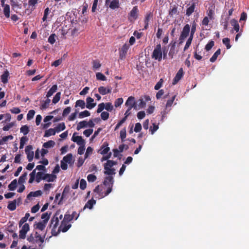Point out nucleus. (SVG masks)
I'll return each instance as SVG.
<instances>
[{
  "instance_id": "1",
  "label": "nucleus",
  "mask_w": 249,
  "mask_h": 249,
  "mask_svg": "<svg viewBox=\"0 0 249 249\" xmlns=\"http://www.w3.org/2000/svg\"><path fill=\"white\" fill-rule=\"evenodd\" d=\"M58 215L59 213L57 212L52 217L50 224V227L52 228L51 233L53 236L57 235L61 231L63 232L67 231L71 226V225L69 223L62 220L60 226L57 231H56V228L59 224V219H61L63 217L62 214H60L59 216Z\"/></svg>"
},
{
  "instance_id": "2",
  "label": "nucleus",
  "mask_w": 249,
  "mask_h": 249,
  "mask_svg": "<svg viewBox=\"0 0 249 249\" xmlns=\"http://www.w3.org/2000/svg\"><path fill=\"white\" fill-rule=\"evenodd\" d=\"M70 19L71 22V27L67 31L69 34L72 37L77 36L81 31L83 30V25L84 23V19H80V17H68V19Z\"/></svg>"
},
{
  "instance_id": "3",
  "label": "nucleus",
  "mask_w": 249,
  "mask_h": 249,
  "mask_svg": "<svg viewBox=\"0 0 249 249\" xmlns=\"http://www.w3.org/2000/svg\"><path fill=\"white\" fill-rule=\"evenodd\" d=\"M152 58L160 61L162 59V51L160 44H158L154 49L152 55Z\"/></svg>"
},
{
  "instance_id": "4",
  "label": "nucleus",
  "mask_w": 249,
  "mask_h": 249,
  "mask_svg": "<svg viewBox=\"0 0 249 249\" xmlns=\"http://www.w3.org/2000/svg\"><path fill=\"white\" fill-rule=\"evenodd\" d=\"M47 232L43 236H41L37 232H36L35 234V243L38 244L39 248L42 249L44 247L43 243L45 238Z\"/></svg>"
},
{
  "instance_id": "5",
  "label": "nucleus",
  "mask_w": 249,
  "mask_h": 249,
  "mask_svg": "<svg viewBox=\"0 0 249 249\" xmlns=\"http://www.w3.org/2000/svg\"><path fill=\"white\" fill-rule=\"evenodd\" d=\"M129 48V45L125 43L121 48L119 49V58L121 60H124L126 57V54Z\"/></svg>"
},
{
  "instance_id": "6",
  "label": "nucleus",
  "mask_w": 249,
  "mask_h": 249,
  "mask_svg": "<svg viewBox=\"0 0 249 249\" xmlns=\"http://www.w3.org/2000/svg\"><path fill=\"white\" fill-rule=\"evenodd\" d=\"M190 30V27L189 25L186 24L184 26L179 37L180 43L182 42L188 36Z\"/></svg>"
},
{
  "instance_id": "7",
  "label": "nucleus",
  "mask_w": 249,
  "mask_h": 249,
  "mask_svg": "<svg viewBox=\"0 0 249 249\" xmlns=\"http://www.w3.org/2000/svg\"><path fill=\"white\" fill-rule=\"evenodd\" d=\"M30 230V227L28 223H25L19 231V238L24 239L26 238L27 232Z\"/></svg>"
},
{
  "instance_id": "8",
  "label": "nucleus",
  "mask_w": 249,
  "mask_h": 249,
  "mask_svg": "<svg viewBox=\"0 0 249 249\" xmlns=\"http://www.w3.org/2000/svg\"><path fill=\"white\" fill-rule=\"evenodd\" d=\"M176 95H174L173 96L172 98L170 100H168L166 103V106H165V108L164 109V110H163V111H161V114L162 115V116H161V119L162 120H163V119L165 117V115L167 113H168V111H166V110L168 109V108L169 107H171V106L172 105L174 100H175V99L176 98Z\"/></svg>"
},
{
  "instance_id": "9",
  "label": "nucleus",
  "mask_w": 249,
  "mask_h": 249,
  "mask_svg": "<svg viewBox=\"0 0 249 249\" xmlns=\"http://www.w3.org/2000/svg\"><path fill=\"white\" fill-rule=\"evenodd\" d=\"M33 146L31 145L27 146L25 148V151L27 155V158L29 162L33 160L34 158V153L32 151Z\"/></svg>"
},
{
  "instance_id": "10",
  "label": "nucleus",
  "mask_w": 249,
  "mask_h": 249,
  "mask_svg": "<svg viewBox=\"0 0 249 249\" xmlns=\"http://www.w3.org/2000/svg\"><path fill=\"white\" fill-rule=\"evenodd\" d=\"M77 133L76 132L73 133L72 137V139H71V140L73 142H76V143L78 145H85V140L80 136H75V135Z\"/></svg>"
},
{
  "instance_id": "11",
  "label": "nucleus",
  "mask_w": 249,
  "mask_h": 249,
  "mask_svg": "<svg viewBox=\"0 0 249 249\" xmlns=\"http://www.w3.org/2000/svg\"><path fill=\"white\" fill-rule=\"evenodd\" d=\"M183 75V70L182 68H180L174 77L173 81V84H176L182 78Z\"/></svg>"
},
{
  "instance_id": "12",
  "label": "nucleus",
  "mask_w": 249,
  "mask_h": 249,
  "mask_svg": "<svg viewBox=\"0 0 249 249\" xmlns=\"http://www.w3.org/2000/svg\"><path fill=\"white\" fill-rule=\"evenodd\" d=\"M111 90L112 88L111 87H107V88H105L103 86H101L98 88L99 92L103 95L111 93Z\"/></svg>"
},
{
  "instance_id": "13",
  "label": "nucleus",
  "mask_w": 249,
  "mask_h": 249,
  "mask_svg": "<svg viewBox=\"0 0 249 249\" xmlns=\"http://www.w3.org/2000/svg\"><path fill=\"white\" fill-rule=\"evenodd\" d=\"M94 100L93 98L88 97L86 99L87 105L86 107L89 109L93 108L96 106V103H93Z\"/></svg>"
},
{
  "instance_id": "14",
  "label": "nucleus",
  "mask_w": 249,
  "mask_h": 249,
  "mask_svg": "<svg viewBox=\"0 0 249 249\" xmlns=\"http://www.w3.org/2000/svg\"><path fill=\"white\" fill-rule=\"evenodd\" d=\"M9 73L7 70H5L2 74L1 75V80L3 84H6L8 81Z\"/></svg>"
},
{
  "instance_id": "15",
  "label": "nucleus",
  "mask_w": 249,
  "mask_h": 249,
  "mask_svg": "<svg viewBox=\"0 0 249 249\" xmlns=\"http://www.w3.org/2000/svg\"><path fill=\"white\" fill-rule=\"evenodd\" d=\"M56 178V176L53 174H45L44 176L43 180H46L48 182H53Z\"/></svg>"
},
{
  "instance_id": "16",
  "label": "nucleus",
  "mask_w": 249,
  "mask_h": 249,
  "mask_svg": "<svg viewBox=\"0 0 249 249\" xmlns=\"http://www.w3.org/2000/svg\"><path fill=\"white\" fill-rule=\"evenodd\" d=\"M125 106H133L134 107H137L136 106V103L135 101V98L133 97V96H129L125 103Z\"/></svg>"
},
{
  "instance_id": "17",
  "label": "nucleus",
  "mask_w": 249,
  "mask_h": 249,
  "mask_svg": "<svg viewBox=\"0 0 249 249\" xmlns=\"http://www.w3.org/2000/svg\"><path fill=\"white\" fill-rule=\"evenodd\" d=\"M62 160L68 164H73V161L72 160V154L69 153V154H67L66 156H65L63 157Z\"/></svg>"
},
{
  "instance_id": "18",
  "label": "nucleus",
  "mask_w": 249,
  "mask_h": 249,
  "mask_svg": "<svg viewBox=\"0 0 249 249\" xmlns=\"http://www.w3.org/2000/svg\"><path fill=\"white\" fill-rule=\"evenodd\" d=\"M110 150V148L108 147V143L107 142H104L103 145L102 146L100 154L102 155H105L107 154L109 151Z\"/></svg>"
},
{
  "instance_id": "19",
  "label": "nucleus",
  "mask_w": 249,
  "mask_h": 249,
  "mask_svg": "<svg viewBox=\"0 0 249 249\" xmlns=\"http://www.w3.org/2000/svg\"><path fill=\"white\" fill-rule=\"evenodd\" d=\"M57 90V85H53L52 88L49 90L46 94V97L49 98L52 95H53L54 93H55Z\"/></svg>"
},
{
  "instance_id": "20",
  "label": "nucleus",
  "mask_w": 249,
  "mask_h": 249,
  "mask_svg": "<svg viewBox=\"0 0 249 249\" xmlns=\"http://www.w3.org/2000/svg\"><path fill=\"white\" fill-rule=\"evenodd\" d=\"M113 182L114 180L113 177L111 176H108L105 178L103 184L105 186L113 185Z\"/></svg>"
},
{
  "instance_id": "21",
  "label": "nucleus",
  "mask_w": 249,
  "mask_h": 249,
  "mask_svg": "<svg viewBox=\"0 0 249 249\" xmlns=\"http://www.w3.org/2000/svg\"><path fill=\"white\" fill-rule=\"evenodd\" d=\"M11 5L12 8L14 10H17L18 8H21V4H19V2L18 0H11Z\"/></svg>"
},
{
  "instance_id": "22",
  "label": "nucleus",
  "mask_w": 249,
  "mask_h": 249,
  "mask_svg": "<svg viewBox=\"0 0 249 249\" xmlns=\"http://www.w3.org/2000/svg\"><path fill=\"white\" fill-rule=\"evenodd\" d=\"M42 193L40 190L36 191L35 192H31L27 196V198L30 199L31 197H37L41 196Z\"/></svg>"
},
{
  "instance_id": "23",
  "label": "nucleus",
  "mask_w": 249,
  "mask_h": 249,
  "mask_svg": "<svg viewBox=\"0 0 249 249\" xmlns=\"http://www.w3.org/2000/svg\"><path fill=\"white\" fill-rule=\"evenodd\" d=\"M96 203V200L92 198L90 200H89L85 204L84 209L86 208H89V209H91L94 204Z\"/></svg>"
},
{
  "instance_id": "24",
  "label": "nucleus",
  "mask_w": 249,
  "mask_h": 249,
  "mask_svg": "<svg viewBox=\"0 0 249 249\" xmlns=\"http://www.w3.org/2000/svg\"><path fill=\"white\" fill-rule=\"evenodd\" d=\"M109 7L112 9L118 8L119 6V2L118 0H112L109 3Z\"/></svg>"
},
{
  "instance_id": "25",
  "label": "nucleus",
  "mask_w": 249,
  "mask_h": 249,
  "mask_svg": "<svg viewBox=\"0 0 249 249\" xmlns=\"http://www.w3.org/2000/svg\"><path fill=\"white\" fill-rule=\"evenodd\" d=\"M16 203H17V199H15L12 201L9 202V203L7 206V208L10 211H14L16 209Z\"/></svg>"
},
{
  "instance_id": "26",
  "label": "nucleus",
  "mask_w": 249,
  "mask_h": 249,
  "mask_svg": "<svg viewBox=\"0 0 249 249\" xmlns=\"http://www.w3.org/2000/svg\"><path fill=\"white\" fill-rule=\"evenodd\" d=\"M56 131L54 129L50 128L47 130H46L44 137H48L52 135H54L56 133Z\"/></svg>"
},
{
  "instance_id": "27",
  "label": "nucleus",
  "mask_w": 249,
  "mask_h": 249,
  "mask_svg": "<svg viewBox=\"0 0 249 249\" xmlns=\"http://www.w3.org/2000/svg\"><path fill=\"white\" fill-rule=\"evenodd\" d=\"M14 138L13 136L12 135H9L7 136H4L0 140V145H3L6 142H7L8 140H12Z\"/></svg>"
},
{
  "instance_id": "28",
  "label": "nucleus",
  "mask_w": 249,
  "mask_h": 249,
  "mask_svg": "<svg viewBox=\"0 0 249 249\" xmlns=\"http://www.w3.org/2000/svg\"><path fill=\"white\" fill-rule=\"evenodd\" d=\"M106 171L104 172L105 175H112L115 174V169L109 168V167H105Z\"/></svg>"
},
{
  "instance_id": "29",
  "label": "nucleus",
  "mask_w": 249,
  "mask_h": 249,
  "mask_svg": "<svg viewBox=\"0 0 249 249\" xmlns=\"http://www.w3.org/2000/svg\"><path fill=\"white\" fill-rule=\"evenodd\" d=\"M46 224L47 223L44 222L40 221L36 224V229L43 231L45 229Z\"/></svg>"
},
{
  "instance_id": "30",
  "label": "nucleus",
  "mask_w": 249,
  "mask_h": 249,
  "mask_svg": "<svg viewBox=\"0 0 249 249\" xmlns=\"http://www.w3.org/2000/svg\"><path fill=\"white\" fill-rule=\"evenodd\" d=\"M17 186V180L16 179H14L8 185V189L10 191H14Z\"/></svg>"
},
{
  "instance_id": "31",
  "label": "nucleus",
  "mask_w": 249,
  "mask_h": 249,
  "mask_svg": "<svg viewBox=\"0 0 249 249\" xmlns=\"http://www.w3.org/2000/svg\"><path fill=\"white\" fill-rule=\"evenodd\" d=\"M231 22V25L233 26L234 30L236 32H238L240 29V27L237 20L235 19H232Z\"/></svg>"
},
{
  "instance_id": "32",
  "label": "nucleus",
  "mask_w": 249,
  "mask_h": 249,
  "mask_svg": "<svg viewBox=\"0 0 249 249\" xmlns=\"http://www.w3.org/2000/svg\"><path fill=\"white\" fill-rule=\"evenodd\" d=\"M55 143L53 141L50 140L43 144V147L45 148H49L52 147H53Z\"/></svg>"
},
{
  "instance_id": "33",
  "label": "nucleus",
  "mask_w": 249,
  "mask_h": 249,
  "mask_svg": "<svg viewBox=\"0 0 249 249\" xmlns=\"http://www.w3.org/2000/svg\"><path fill=\"white\" fill-rule=\"evenodd\" d=\"M221 50L220 49H218L213 54L212 57L210 58V61L211 62H214L217 59L218 56L220 54Z\"/></svg>"
},
{
  "instance_id": "34",
  "label": "nucleus",
  "mask_w": 249,
  "mask_h": 249,
  "mask_svg": "<svg viewBox=\"0 0 249 249\" xmlns=\"http://www.w3.org/2000/svg\"><path fill=\"white\" fill-rule=\"evenodd\" d=\"M215 6L213 4H210L207 10L208 16H213L214 14Z\"/></svg>"
},
{
  "instance_id": "35",
  "label": "nucleus",
  "mask_w": 249,
  "mask_h": 249,
  "mask_svg": "<svg viewBox=\"0 0 249 249\" xmlns=\"http://www.w3.org/2000/svg\"><path fill=\"white\" fill-rule=\"evenodd\" d=\"M66 128L65 124L64 123L59 124L54 128L56 132H59L61 131L64 130Z\"/></svg>"
},
{
  "instance_id": "36",
  "label": "nucleus",
  "mask_w": 249,
  "mask_h": 249,
  "mask_svg": "<svg viewBox=\"0 0 249 249\" xmlns=\"http://www.w3.org/2000/svg\"><path fill=\"white\" fill-rule=\"evenodd\" d=\"M45 174H44L42 172H38L36 173V181L38 183L39 182L41 179L43 180L44 176Z\"/></svg>"
},
{
  "instance_id": "37",
  "label": "nucleus",
  "mask_w": 249,
  "mask_h": 249,
  "mask_svg": "<svg viewBox=\"0 0 249 249\" xmlns=\"http://www.w3.org/2000/svg\"><path fill=\"white\" fill-rule=\"evenodd\" d=\"M92 63L93 69L94 70H96L99 69L101 66V64L98 60H93Z\"/></svg>"
},
{
  "instance_id": "38",
  "label": "nucleus",
  "mask_w": 249,
  "mask_h": 249,
  "mask_svg": "<svg viewBox=\"0 0 249 249\" xmlns=\"http://www.w3.org/2000/svg\"><path fill=\"white\" fill-rule=\"evenodd\" d=\"M87 126V122L86 121H82L80 122L77 126L76 129L79 130Z\"/></svg>"
},
{
  "instance_id": "39",
  "label": "nucleus",
  "mask_w": 249,
  "mask_h": 249,
  "mask_svg": "<svg viewBox=\"0 0 249 249\" xmlns=\"http://www.w3.org/2000/svg\"><path fill=\"white\" fill-rule=\"evenodd\" d=\"M195 3H193L186 10V15L188 16H190L191 15L195 10Z\"/></svg>"
},
{
  "instance_id": "40",
  "label": "nucleus",
  "mask_w": 249,
  "mask_h": 249,
  "mask_svg": "<svg viewBox=\"0 0 249 249\" xmlns=\"http://www.w3.org/2000/svg\"><path fill=\"white\" fill-rule=\"evenodd\" d=\"M80 107L81 108H84L85 107V102L84 100H78L75 103V107Z\"/></svg>"
},
{
  "instance_id": "41",
  "label": "nucleus",
  "mask_w": 249,
  "mask_h": 249,
  "mask_svg": "<svg viewBox=\"0 0 249 249\" xmlns=\"http://www.w3.org/2000/svg\"><path fill=\"white\" fill-rule=\"evenodd\" d=\"M51 100L49 99V98H47V99L44 101V102L43 104H42L40 106V109H45L46 108H47Z\"/></svg>"
},
{
  "instance_id": "42",
  "label": "nucleus",
  "mask_w": 249,
  "mask_h": 249,
  "mask_svg": "<svg viewBox=\"0 0 249 249\" xmlns=\"http://www.w3.org/2000/svg\"><path fill=\"white\" fill-rule=\"evenodd\" d=\"M27 173L25 172L23 174L18 178V182L19 184H22L25 182L27 178Z\"/></svg>"
},
{
  "instance_id": "43",
  "label": "nucleus",
  "mask_w": 249,
  "mask_h": 249,
  "mask_svg": "<svg viewBox=\"0 0 249 249\" xmlns=\"http://www.w3.org/2000/svg\"><path fill=\"white\" fill-rule=\"evenodd\" d=\"M60 96H61V92H58L56 93V94L55 95V96L53 97V103L54 104H56L57 103L60 99Z\"/></svg>"
},
{
  "instance_id": "44",
  "label": "nucleus",
  "mask_w": 249,
  "mask_h": 249,
  "mask_svg": "<svg viewBox=\"0 0 249 249\" xmlns=\"http://www.w3.org/2000/svg\"><path fill=\"white\" fill-rule=\"evenodd\" d=\"M20 132L22 133L24 135H27L29 132V127L27 125H24L20 128Z\"/></svg>"
},
{
  "instance_id": "45",
  "label": "nucleus",
  "mask_w": 249,
  "mask_h": 249,
  "mask_svg": "<svg viewBox=\"0 0 249 249\" xmlns=\"http://www.w3.org/2000/svg\"><path fill=\"white\" fill-rule=\"evenodd\" d=\"M223 43L226 45L227 49H229L231 47V45L230 44V39L226 37L223 39L222 40Z\"/></svg>"
},
{
  "instance_id": "46",
  "label": "nucleus",
  "mask_w": 249,
  "mask_h": 249,
  "mask_svg": "<svg viewBox=\"0 0 249 249\" xmlns=\"http://www.w3.org/2000/svg\"><path fill=\"white\" fill-rule=\"evenodd\" d=\"M96 79L98 80L106 81V77L101 72H97L96 74Z\"/></svg>"
},
{
  "instance_id": "47",
  "label": "nucleus",
  "mask_w": 249,
  "mask_h": 249,
  "mask_svg": "<svg viewBox=\"0 0 249 249\" xmlns=\"http://www.w3.org/2000/svg\"><path fill=\"white\" fill-rule=\"evenodd\" d=\"M193 38V37H192V36H189V38L188 39V40L186 43V44L184 47V49H183L184 51H185L189 48V47H190V46L192 43Z\"/></svg>"
},
{
  "instance_id": "48",
  "label": "nucleus",
  "mask_w": 249,
  "mask_h": 249,
  "mask_svg": "<svg viewBox=\"0 0 249 249\" xmlns=\"http://www.w3.org/2000/svg\"><path fill=\"white\" fill-rule=\"evenodd\" d=\"M90 112L89 111L86 110L84 111L81 112L79 114V117L80 118H83L90 116Z\"/></svg>"
},
{
  "instance_id": "49",
  "label": "nucleus",
  "mask_w": 249,
  "mask_h": 249,
  "mask_svg": "<svg viewBox=\"0 0 249 249\" xmlns=\"http://www.w3.org/2000/svg\"><path fill=\"white\" fill-rule=\"evenodd\" d=\"M50 218V214L48 213H43L41 215V219H43L42 221L47 223Z\"/></svg>"
},
{
  "instance_id": "50",
  "label": "nucleus",
  "mask_w": 249,
  "mask_h": 249,
  "mask_svg": "<svg viewBox=\"0 0 249 249\" xmlns=\"http://www.w3.org/2000/svg\"><path fill=\"white\" fill-rule=\"evenodd\" d=\"M73 219V216L70 214H65L64 216L63 221L69 223Z\"/></svg>"
},
{
  "instance_id": "51",
  "label": "nucleus",
  "mask_w": 249,
  "mask_h": 249,
  "mask_svg": "<svg viewBox=\"0 0 249 249\" xmlns=\"http://www.w3.org/2000/svg\"><path fill=\"white\" fill-rule=\"evenodd\" d=\"M4 16H10V6L8 4H4Z\"/></svg>"
},
{
  "instance_id": "52",
  "label": "nucleus",
  "mask_w": 249,
  "mask_h": 249,
  "mask_svg": "<svg viewBox=\"0 0 249 249\" xmlns=\"http://www.w3.org/2000/svg\"><path fill=\"white\" fill-rule=\"evenodd\" d=\"M28 138L27 137H22L20 139L19 148H23L26 142L28 141Z\"/></svg>"
},
{
  "instance_id": "53",
  "label": "nucleus",
  "mask_w": 249,
  "mask_h": 249,
  "mask_svg": "<svg viewBox=\"0 0 249 249\" xmlns=\"http://www.w3.org/2000/svg\"><path fill=\"white\" fill-rule=\"evenodd\" d=\"M223 20L221 21V25L223 26L224 30H227L229 20V17H226L224 19H223Z\"/></svg>"
},
{
  "instance_id": "54",
  "label": "nucleus",
  "mask_w": 249,
  "mask_h": 249,
  "mask_svg": "<svg viewBox=\"0 0 249 249\" xmlns=\"http://www.w3.org/2000/svg\"><path fill=\"white\" fill-rule=\"evenodd\" d=\"M105 109H106L107 111L111 112L113 110V107L111 103L107 102L105 103Z\"/></svg>"
},
{
  "instance_id": "55",
  "label": "nucleus",
  "mask_w": 249,
  "mask_h": 249,
  "mask_svg": "<svg viewBox=\"0 0 249 249\" xmlns=\"http://www.w3.org/2000/svg\"><path fill=\"white\" fill-rule=\"evenodd\" d=\"M123 103V99L122 98H119L117 99L114 102V106L116 107H120Z\"/></svg>"
},
{
  "instance_id": "56",
  "label": "nucleus",
  "mask_w": 249,
  "mask_h": 249,
  "mask_svg": "<svg viewBox=\"0 0 249 249\" xmlns=\"http://www.w3.org/2000/svg\"><path fill=\"white\" fill-rule=\"evenodd\" d=\"M97 179L96 176L93 174H89L87 177V179L89 182H94Z\"/></svg>"
},
{
  "instance_id": "57",
  "label": "nucleus",
  "mask_w": 249,
  "mask_h": 249,
  "mask_svg": "<svg viewBox=\"0 0 249 249\" xmlns=\"http://www.w3.org/2000/svg\"><path fill=\"white\" fill-rule=\"evenodd\" d=\"M126 137V130L125 128H124L122 129L120 131V138L121 139L122 142H124L125 140V138Z\"/></svg>"
},
{
  "instance_id": "58",
  "label": "nucleus",
  "mask_w": 249,
  "mask_h": 249,
  "mask_svg": "<svg viewBox=\"0 0 249 249\" xmlns=\"http://www.w3.org/2000/svg\"><path fill=\"white\" fill-rule=\"evenodd\" d=\"M214 41L213 40H211L206 45L205 49L207 51H210L212 48V47L214 46Z\"/></svg>"
},
{
  "instance_id": "59",
  "label": "nucleus",
  "mask_w": 249,
  "mask_h": 249,
  "mask_svg": "<svg viewBox=\"0 0 249 249\" xmlns=\"http://www.w3.org/2000/svg\"><path fill=\"white\" fill-rule=\"evenodd\" d=\"M35 114V111L34 110H30L27 115V119L30 120L32 119Z\"/></svg>"
},
{
  "instance_id": "60",
  "label": "nucleus",
  "mask_w": 249,
  "mask_h": 249,
  "mask_svg": "<svg viewBox=\"0 0 249 249\" xmlns=\"http://www.w3.org/2000/svg\"><path fill=\"white\" fill-rule=\"evenodd\" d=\"M109 116V113L106 111L102 112L101 114V117L102 120L105 121L108 119Z\"/></svg>"
},
{
  "instance_id": "61",
  "label": "nucleus",
  "mask_w": 249,
  "mask_h": 249,
  "mask_svg": "<svg viewBox=\"0 0 249 249\" xmlns=\"http://www.w3.org/2000/svg\"><path fill=\"white\" fill-rule=\"evenodd\" d=\"M87 186V182L84 179H82L80 180V188L84 190L86 189Z\"/></svg>"
},
{
  "instance_id": "62",
  "label": "nucleus",
  "mask_w": 249,
  "mask_h": 249,
  "mask_svg": "<svg viewBox=\"0 0 249 249\" xmlns=\"http://www.w3.org/2000/svg\"><path fill=\"white\" fill-rule=\"evenodd\" d=\"M105 105L104 103H100L98 105V108L97 109V113H99L101 112L104 109Z\"/></svg>"
},
{
  "instance_id": "63",
  "label": "nucleus",
  "mask_w": 249,
  "mask_h": 249,
  "mask_svg": "<svg viewBox=\"0 0 249 249\" xmlns=\"http://www.w3.org/2000/svg\"><path fill=\"white\" fill-rule=\"evenodd\" d=\"M55 35L54 34H53L50 35V36L48 38V42L51 44H53L55 42Z\"/></svg>"
},
{
  "instance_id": "64",
  "label": "nucleus",
  "mask_w": 249,
  "mask_h": 249,
  "mask_svg": "<svg viewBox=\"0 0 249 249\" xmlns=\"http://www.w3.org/2000/svg\"><path fill=\"white\" fill-rule=\"evenodd\" d=\"M163 79H160L159 81L156 84L154 87V89L155 90H159L162 85Z\"/></svg>"
}]
</instances>
